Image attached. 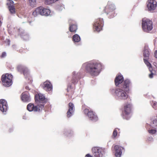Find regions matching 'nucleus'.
Returning <instances> with one entry per match:
<instances>
[{
  "instance_id": "obj_31",
  "label": "nucleus",
  "mask_w": 157,
  "mask_h": 157,
  "mask_svg": "<svg viewBox=\"0 0 157 157\" xmlns=\"http://www.w3.org/2000/svg\"><path fill=\"white\" fill-rule=\"evenodd\" d=\"M29 2L30 5L33 6L36 4V0H29Z\"/></svg>"
},
{
  "instance_id": "obj_12",
  "label": "nucleus",
  "mask_w": 157,
  "mask_h": 157,
  "mask_svg": "<svg viewBox=\"0 0 157 157\" xmlns=\"http://www.w3.org/2000/svg\"><path fill=\"white\" fill-rule=\"evenodd\" d=\"M157 6V3L155 0H148L147 2V8L149 11H153L156 9Z\"/></svg>"
},
{
  "instance_id": "obj_24",
  "label": "nucleus",
  "mask_w": 157,
  "mask_h": 157,
  "mask_svg": "<svg viewBox=\"0 0 157 157\" xmlns=\"http://www.w3.org/2000/svg\"><path fill=\"white\" fill-rule=\"evenodd\" d=\"M9 11L11 13H14L15 12V8L13 5H10L8 7Z\"/></svg>"
},
{
  "instance_id": "obj_14",
  "label": "nucleus",
  "mask_w": 157,
  "mask_h": 157,
  "mask_svg": "<svg viewBox=\"0 0 157 157\" xmlns=\"http://www.w3.org/2000/svg\"><path fill=\"white\" fill-rule=\"evenodd\" d=\"M43 88L47 91L51 92L52 90V86L51 83L48 81H46L42 85Z\"/></svg>"
},
{
  "instance_id": "obj_6",
  "label": "nucleus",
  "mask_w": 157,
  "mask_h": 157,
  "mask_svg": "<svg viewBox=\"0 0 157 157\" xmlns=\"http://www.w3.org/2000/svg\"><path fill=\"white\" fill-rule=\"evenodd\" d=\"M13 76L11 74H6L3 75L2 77V81L3 85L9 87L12 84Z\"/></svg>"
},
{
  "instance_id": "obj_34",
  "label": "nucleus",
  "mask_w": 157,
  "mask_h": 157,
  "mask_svg": "<svg viewBox=\"0 0 157 157\" xmlns=\"http://www.w3.org/2000/svg\"><path fill=\"white\" fill-rule=\"evenodd\" d=\"M5 43L6 45H9L10 43V41L9 39H6L5 41Z\"/></svg>"
},
{
  "instance_id": "obj_28",
  "label": "nucleus",
  "mask_w": 157,
  "mask_h": 157,
  "mask_svg": "<svg viewBox=\"0 0 157 157\" xmlns=\"http://www.w3.org/2000/svg\"><path fill=\"white\" fill-rule=\"evenodd\" d=\"M149 68V71L151 72V73L149 75V77L150 78H152L153 77V75H154L152 72V69L151 67V66H150L149 67H147Z\"/></svg>"
},
{
  "instance_id": "obj_4",
  "label": "nucleus",
  "mask_w": 157,
  "mask_h": 157,
  "mask_svg": "<svg viewBox=\"0 0 157 157\" xmlns=\"http://www.w3.org/2000/svg\"><path fill=\"white\" fill-rule=\"evenodd\" d=\"M141 25L142 29L145 32L148 33L153 29L152 22L148 19L143 18L142 20Z\"/></svg>"
},
{
  "instance_id": "obj_10",
  "label": "nucleus",
  "mask_w": 157,
  "mask_h": 157,
  "mask_svg": "<svg viewBox=\"0 0 157 157\" xmlns=\"http://www.w3.org/2000/svg\"><path fill=\"white\" fill-rule=\"evenodd\" d=\"M103 23L102 19L99 18L96 19L93 25L94 29L97 31H100L102 29Z\"/></svg>"
},
{
  "instance_id": "obj_44",
  "label": "nucleus",
  "mask_w": 157,
  "mask_h": 157,
  "mask_svg": "<svg viewBox=\"0 0 157 157\" xmlns=\"http://www.w3.org/2000/svg\"><path fill=\"white\" fill-rule=\"evenodd\" d=\"M23 119H26V118L25 116H24L23 117Z\"/></svg>"
},
{
  "instance_id": "obj_26",
  "label": "nucleus",
  "mask_w": 157,
  "mask_h": 157,
  "mask_svg": "<svg viewBox=\"0 0 157 157\" xmlns=\"http://www.w3.org/2000/svg\"><path fill=\"white\" fill-rule=\"evenodd\" d=\"M120 129L118 128H115L113 131L112 137L113 138H115L117 135V131H119Z\"/></svg>"
},
{
  "instance_id": "obj_47",
  "label": "nucleus",
  "mask_w": 157,
  "mask_h": 157,
  "mask_svg": "<svg viewBox=\"0 0 157 157\" xmlns=\"http://www.w3.org/2000/svg\"><path fill=\"white\" fill-rule=\"evenodd\" d=\"M69 96H70V97H71V96L70 95H69Z\"/></svg>"
},
{
  "instance_id": "obj_46",
  "label": "nucleus",
  "mask_w": 157,
  "mask_h": 157,
  "mask_svg": "<svg viewBox=\"0 0 157 157\" xmlns=\"http://www.w3.org/2000/svg\"><path fill=\"white\" fill-rule=\"evenodd\" d=\"M154 45H155V42H154Z\"/></svg>"
},
{
  "instance_id": "obj_9",
  "label": "nucleus",
  "mask_w": 157,
  "mask_h": 157,
  "mask_svg": "<svg viewBox=\"0 0 157 157\" xmlns=\"http://www.w3.org/2000/svg\"><path fill=\"white\" fill-rule=\"evenodd\" d=\"M17 69L18 71L21 73H23L25 78H28L29 80L31 81V78L29 76V71L27 68L21 65H18L17 67Z\"/></svg>"
},
{
  "instance_id": "obj_42",
  "label": "nucleus",
  "mask_w": 157,
  "mask_h": 157,
  "mask_svg": "<svg viewBox=\"0 0 157 157\" xmlns=\"http://www.w3.org/2000/svg\"><path fill=\"white\" fill-rule=\"evenodd\" d=\"M25 89L27 90H29V87L28 86H26L25 87Z\"/></svg>"
},
{
  "instance_id": "obj_22",
  "label": "nucleus",
  "mask_w": 157,
  "mask_h": 157,
  "mask_svg": "<svg viewBox=\"0 0 157 157\" xmlns=\"http://www.w3.org/2000/svg\"><path fill=\"white\" fill-rule=\"evenodd\" d=\"M92 111V114H93V115H92L91 114V115H90V116H88L89 118L91 121H98V117L95 114V113L93 112Z\"/></svg>"
},
{
  "instance_id": "obj_32",
  "label": "nucleus",
  "mask_w": 157,
  "mask_h": 157,
  "mask_svg": "<svg viewBox=\"0 0 157 157\" xmlns=\"http://www.w3.org/2000/svg\"><path fill=\"white\" fill-rule=\"evenodd\" d=\"M45 2L46 4L49 5L54 2L53 0H45Z\"/></svg>"
},
{
  "instance_id": "obj_3",
  "label": "nucleus",
  "mask_w": 157,
  "mask_h": 157,
  "mask_svg": "<svg viewBox=\"0 0 157 157\" xmlns=\"http://www.w3.org/2000/svg\"><path fill=\"white\" fill-rule=\"evenodd\" d=\"M35 104H29L27 106L28 110L30 111L39 112L44 108L43 103L46 102V100L44 95L41 93H38L35 95Z\"/></svg>"
},
{
  "instance_id": "obj_2",
  "label": "nucleus",
  "mask_w": 157,
  "mask_h": 157,
  "mask_svg": "<svg viewBox=\"0 0 157 157\" xmlns=\"http://www.w3.org/2000/svg\"><path fill=\"white\" fill-rule=\"evenodd\" d=\"M82 67L85 68L86 72L92 76H95L99 74L103 67L100 62L92 60L83 63Z\"/></svg>"
},
{
  "instance_id": "obj_21",
  "label": "nucleus",
  "mask_w": 157,
  "mask_h": 157,
  "mask_svg": "<svg viewBox=\"0 0 157 157\" xmlns=\"http://www.w3.org/2000/svg\"><path fill=\"white\" fill-rule=\"evenodd\" d=\"M115 151V155L116 157H120L122 154L121 148L118 145H115L114 147Z\"/></svg>"
},
{
  "instance_id": "obj_43",
  "label": "nucleus",
  "mask_w": 157,
  "mask_h": 157,
  "mask_svg": "<svg viewBox=\"0 0 157 157\" xmlns=\"http://www.w3.org/2000/svg\"><path fill=\"white\" fill-rule=\"evenodd\" d=\"M2 22L1 20H0V26H1L2 25Z\"/></svg>"
},
{
  "instance_id": "obj_17",
  "label": "nucleus",
  "mask_w": 157,
  "mask_h": 157,
  "mask_svg": "<svg viewBox=\"0 0 157 157\" xmlns=\"http://www.w3.org/2000/svg\"><path fill=\"white\" fill-rule=\"evenodd\" d=\"M69 23L70 31L71 32H76L77 29V25L75 24V21L71 19H70L69 20Z\"/></svg>"
},
{
  "instance_id": "obj_39",
  "label": "nucleus",
  "mask_w": 157,
  "mask_h": 157,
  "mask_svg": "<svg viewBox=\"0 0 157 157\" xmlns=\"http://www.w3.org/2000/svg\"><path fill=\"white\" fill-rule=\"evenodd\" d=\"M85 157H92V156L90 154H88L85 155Z\"/></svg>"
},
{
  "instance_id": "obj_45",
  "label": "nucleus",
  "mask_w": 157,
  "mask_h": 157,
  "mask_svg": "<svg viewBox=\"0 0 157 157\" xmlns=\"http://www.w3.org/2000/svg\"><path fill=\"white\" fill-rule=\"evenodd\" d=\"M59 0H53V1H54V2H55L58 1Z\"/></svg>"
},
{
  "instance_id": "obj_40",
  "label": "nucleus",
  "mask_w": 157,
  "mask_h": 157,
  "mask_svg": "<svg viewBox=\"0 0 157 157\" xmlns=\"http://www.w3.org/2000/svg\"><path fill=\"white\" fill-rule=\"evenodd\" d=\"M153 138L151 137H150L148 138V140L149 141H152L153 140Z\"/></svg>"
},
{
  "instance_id": "obj_15",
  "label": "nucleus",
  "mask_w": 157,
  "mask_h": 157,
  "mask_svg": "<svg viewBox=\"0 0 157 157\" xmlns=\"http://www.w3.org/2000/svg\"><path fill=\"white\" fill-rule=\"evenodd\" d=\"M8 109L6 101L4 99L0 100V110L2 112H6Z\"/></svg>"
},
{
  "instance_id": "obj_33",
  "label": "nucleus",
  "mask_w": 157,
  "mask_h": 157,
  "mask_svg": "<svg viewBox=\"0 0 157 157\" xmlns=\"http://www.w3.org/2000/svg\"><path fill=\"white\" fill-rule=\"evenodd\" d=\"M73 134V132L71 130L68 131L67 133H66V135L67 136H70Z\"/></svg>"
},
{
  "instance_id": "obj_11",
  "label": "nucleus",
  "mask_w": 157,
  "mask_h": 157,
  "mask_svg": "<svg viewBox=\"0 0 157 157\" xmlns=\"http://www.w3.org/2000/svg\"><path fill=\"white\" fill-rule=\"evenodd\" d=\"M92 150L94 155L96 157H102L104 153V149L98 147H93Z\"/></svg>"
},
{
  "instance_id": "obj_13",
  "label": "nucleus",
  "mask_w": 157,
  "mask_h": 157,
  "mask_svg": "<svg viewBox=\"0 0 157 157\" xmlns=\"http://www.w3.org/2000/svg\"><path fill=\"white\" fill-rule=\"evenodd\" d=\"M148 48L147 46H145L143 53V56L144 57V62L147 67H149L150 66H151V64L147 60V59L149 58V53Z\"/></svg>"
},
{
  "instance_id": "obj_38",
  "label": "nucleus",
  "mask_w": 157,
  "mask_h": 157,
  "mask_svg": "<svg viewBox=\"0 0 157 157\" xmlns=\"http://www.w3.org/2000/svg\"><path fill=\"white\" fill-rule=\"evenodd\" d=\"M71 89V86H68L67 88V91L69 92V91H70Z\"/></svg>"
},
{
  "instance_id": "obj_41",
  "label": "nucleus",
  "mask_w": 157,
  "mask_h": 157,
  "mask_svg": "<svg viewBox=\"0 0 157 157\" xmlns=\"http://www.w3.org/2000/svg\"><path fill=\"white\" fill-rule=\"evenodd\" d=\"M9 1L10 2V5H13V1L10 0Z\"/></svg>"
},
{
  "instance_id": "obj_18",
  "label": "nucleus",
  "mask_w": 157,
  "mask_h": 157,
  "mask_svg": "<svg viewBox=\"0 0 157 157\" xmlns=\"http://www.w3.org/2000/svg\"><path fill=\"white\" fill-rule=\"evenodd\" d=\"M74 106L72 103H70L69 104V109L67 112V116L68 118L71 116L74 113Z\"/></svg>"
},
{
  "instance_id": "obj_25",
  "label": "nucleus",
  "mask_w": 157,
  "mask_h": 157,
  "mask_svg": "<svg viewBox=\"0 0 157 157\" xmlns=\"http://www.w3.org/2000/svg\"><path fill=\"white\" fill-rule=\"evenodd\" d=\"M21 37L25 40H27L29 39V36L28 34L23 33H21Z\"/></svg>"
},
{
  "instance_id": "obj_36",
  "label": "nucleus",
  "mask_w": 157,
  "mask_h": 157,
  "mask_svg": "<svg viewBox=\"0 0 157 157\" xmlns=\"http://www.w3.org/2000/svg\"><path fill=\"white\" fill-rule=\"evenodd\" d=\"M154 56L155 58L157 59V50H156L154 53Z\"/></svg>"
},
{
  "instance_id": "obj_19",
  "label": "nucleus",
  "mask_w": 157,
  "mask_h": 157,
  "mask_svg": "<svg viewBox=\"0 0 157 157\" xmlns=\"http://www.w3.org/2000/svg\"><path fill=\"white\" fill-rule=\"evenodd\" d=\"M80 73L74 71L72 73V77L71 80L72 82L74 84H76L78 81Z\"/></svg>"
},
{
  "instance_id": "obj_30",
  "label": "nucleus",
  "mask_w": 157,
  "mask_h": 157,
  "mask_svg": "<svg viewBox=\"0 0 157 157\" xmlns=\"http://www.w3.org/2000/svg\"><path fill=\"white\" fill-rule=\"evenodd\" d=\"M153 108L155 109H157V102L155 101H152L151 103Z\"/></svg>"
},
{
  "instance_id": "obj_27",
  "label": "nucleus",
  "mask_w": 157,
  "mask_h": 157,
  "mask_svg": "<svg viewBox=\"0 0 157 157\" xmlns=\"http://www.w3.org/2000/svg\"><path fill=\"white\" fill-rule=\"evenodd\" d=\"M84 113L86 114H87L88 116H90V115L91 114L92 115H93V114H92V111H89V110L87 109H85L84 110Z\"/></svg>"
},
{
  "instance_id": "obj_23",
  "label": "nucleus",
  "mask_w": 157,
  "mask_h": 157,
  "mask_svg": "<svg viewBox=\"0 0 157 157\" xmlns=\"http://www.w3.org/2000/svg\"><path fill=\"white\" fill-rule=\"evenodd\" d=\"M80 40V37L78 34H75L73 36V40L75 42H78Z\"/></svg>"
},
{
  "instance_id": "obj_16",
  "label": "nucleus",
  "mask_w": 157,
  "mask_h": 157,
  "mask_svg": "<svg viewBox=\"0 0 157 157\" xmlns=\"http://www.w3.org/2000/svg\"><path fill=\"white\" fill-rule=\"evenodd\" d=\"M21 98L22 101L24 102H29L31 101L30 96L27 92L23 93Z\"/></svg>"
},
{
  "instance_id": "obj_35",
  "label": "nucleus",
  "mask_w": 157,
  "mask_h": 157,
  "mask_svg": "<svg viewBox=\"0 0 157 157\" xmlns=\"http://www.w3.org/2000/svg\"><path fill=\"white\" fill-rule=\"evenodd\" d=\"M57 8L59 10H62L63 8H64V7L63 5H62L60 6V7L58 6Z\"/></svg>"
},
{
  "instance_id": "obj_8",
  "label": "nucleus",
  "mask_w": 157,
  "mask_h": 157,
  "mask_svg": "<svg viewBox=\"0 0 157 157\" xmlns=\"http://www.w3.org/2000/svg\"><path fill=\"white\" fill-rule=\"evenodd\" d=\"M115 9L114 5L112 4L111 2H108L104 9V11L107 14H109L110 18H111L114 16L115 13L113 11Z\"/></svg>"
},
{
  "instance_id": "obj_37",
  "label": "nucleus",
  "mask_w": 157,
  "mask_h": 157,
  "mask_svg": "<svg viewBox=\"0 0 157 157\" xmlns=\"http://www.w3.org/2000/svg\"><path fill=\"white\" fill-rule=\"evenodd\" d=\"M6 56V54L5 52H3L2 53V57H4Z\"/></svg>"
},
{
  "instance_id": "obj_29",
  "label": "nucleus",
  "mask_w": 157,
  "mask_h": 157,
  "mask_svg": "<svg viewBox=\"0 0 157 157\" xmlns=\"http://www.w3.org/2000/svg\"><path fill=\"white\" fill-rule=\"evenodd\" d=\"M148 131L150 134L152 135L155 134L156 132V131L155 129H150V128L148 130Z\"/></svg>"
},
{
  "instance_id": "obj_20",
  "label": "nucleus",
  "mask_w": 157,
  "mask_h": 157,
  "mask_svg": "<svg viewBox=\"0 0 157 157\" xmlns=\"http://www.w3.org/2000/svg\"><path fill=\"white\" fill-rule=\"evenodd\" d=\"M150 125L152 128H157V116H154L151 118Z\"/></svg>"
},
{
  "instance_id": "obj_5",
  "label": "nucleus",
  "mask_w": 157,
  "mask_h": 157,
  "mask_svg": "<svg viewBox=\"0 0 157 157\" xmlns=\"http://www.w3.org/2000/svg\"><path fill=\"white\" fill-rule=\"evenodd\" d=\"M132 108V105L130 103H127L124 105L122 113V116L124 119L128 120L130 118Z\"/></svg>"
},
{
  "instance_id": "obj_7",
  "label": "nucleus",
  "mask_w": 157,
  "mask_h": 157,
  "mask_svg": "<svg viewBox=\"0 0 157 157\" xmlns=\"http://www.w3.org/2000/svg\"><path fill=\"white\" fill-rule=\"evenodd\" d=\"M50 10L49 9L39 7L36 8L33 12V14L35 17L39 14L41 15L48 16L50 14Z\"/></svg>"
},
{
  "instance_id": "obj_1",
  "label": "nucleus",
  "mask_w": 157,
  "mask_h": 157,
  "mask_svg": "<svg viewBox=\"0 0 157 157\" xmlns=\"http://www.w3.org/2000/svg\"><path fill=\"white\" fill-rule=\"evenodd\" d=\"M123 77L120 75L117 76L115 80V84L118 86L121 84L122 87L121 88L113 89L111 90L112 93H114L116 97L120 101H124L126 100L128 97L127 92L130 90V87L132 83L129 79H127L123 82Z\"/></svg>"
}]
</instances>
